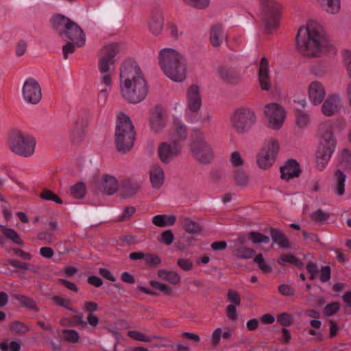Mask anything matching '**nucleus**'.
I'll return each instance as SVG.
<instances>
[{"label":"nucleus","instance_id":"f257e3e1","mask_svg":"<svg viewBox=\"0 0 351 351\" xmlns=\"http://www.w3.org/2000/svg\"><path fill=\"white\" fill-rule=\"evenodd\" d=\"M296 47L299 53L308 58L324 56L329 47V38L324 27L315 21L299 28L296 36Z\"/></svg>","mask_w":351,"mask_h":351},{"label":"nucleus","instance_id":"f03ea898","mask_svg":"<svg viewBox=\"0 0 351 351\" xmlns=\"http://www.w3.org/2000/svg\"><path fill=\"white\" fill-rule=\"evenodd\" d=\"M119 78L120 93L125 101L137 104L145 99L148 93L147 84L135 61L128 60L122 63Z\"/></svg>","mask_w":351,"mask_h":351},{"label":"nucleus","instance_id":"7ed1b4c3","mask_svg":"<svg viewBox=\"0 0 351 351\" xmlns=\"http://www.w3.org/2000/svg\"><path fill=\"white\" fill-rule=\"evenodd\" d=\"M120 45L114 43L104 46L101 49L98 56V69L100 73V83L98 100L100 104H104L106 101L108 90L103 86L110 87L112 84V73L113 66L119 60Z\"/></svg>","mask_w":351,"mask_h":351},{"label":"nucleus","instance_id":"20e7f679","mask_svg":"<svg viewBox=\"0 0 351 351\" xmlns=\"http://www.w3.org/2000/svg\"><path fill=\"white\" fill-rule=\"evenodd\" d=\"M171 138V142H163L158 148L159 158L165 164L169 163L179 154L180 147L178 142L186 138V125L178 119L173 120Z\"/></svg>","mask_w":351,"mask_h":351},{"label":"nucleus","instance_id":"39448f33","mask_svg":"<svg viewBox=\"0 0 351 351\" xmlns=\"http://www.w3.org/2000/svg\"><path fill=\"white\" fill-rule=\"evenodd\" d=\"M51 23L53 28L62 38H66L74 42L78 47H81L85 44L86 36L83 30L68 17L57 14L53 16Z\"/></svg>","mask_w":351,"mask_h":351},{"label":"nucleus","instance_id":"423d86ee","mask_svg":"<svg viewBox=\"0 0 351 351\" xmlns=\"http://www.w3.org/2000/svg\"><path fill=\"white\" fill-rule=\"evenodd\" d=\"M135 132L130 117L123 112L117 117L115 143L119 152H128L133 146Z\"/></svg>","mask_w":351,"mask_h":351},{"label":"nucleus","instance_id":"0eeeda50","mask_svg":"<svg viewBox=\"0 0 351 351\" xmlns=\"http://www.w3.org/2000/svg\"><path fill=\"white\" fill-rule=\"evenodd\" d=\"M36 141L29 134L20 130H13L8 139V146L11 152L23 157H29L35 152Z\"/></svg>","mask_w":351,"mask_h":351},{"label":"nucleus","instance_id":"6e6552de","mask_svg":"<svg viewBox=\"0 0 351 351\" xmlns=\"http://www.w3.org/2000/svg\"><path fill=\"white\" fill-rule=\"evenodd\" d=\"M317 138L318 147L316 152V164L318 169H325L329 161V122L326 120L319 123Z\"/></svg>","mask_w":351,"mask_h":351},{"label":"nucleus","instance_id":"1a4fd4ad","mask_svg":"<svg viewBox=\"0 0 351 351\" xmlns=\"http://www.w3.org/2000/svg\"><path fill=\"white\" fill-rule=\"evenodd\" d=\"M191 151L193 156L202 164L209 163L213 158L210 145L206 141L204 134L199 130H194L191 136Z\"/></svg>","mask_w":351,"mask_h":351},{"label":"nucleus","instance_id":"9d476101","mask_svg":"<svg viewBox=\"0 0 351 351\" xmlns=\"http://www.w3.org/2000/svg\"><path fill=\"white\" fill-rule=\"evenodd\" d=\"M256 122L255 112L249 108L241 107L230 116V124L236 133L243 134L248 132Z\"/></svg>","mask_w":351,"mask_h":351},{"label":"nucleus","instance_id":"9b49d317","mask_svg":"<svg viewBox=\"0 0 351 351\" xmlns=\"http://www.w3.org/2000/svg\"><path fill=\"white\" fill-rule=\"evenodd\" d=\"M261 17L265 30L271 33L278 26L282 10L278 0H261Z\"/></svg>","mask_w":351,"mask_h":351},{"label":"nucleus","instance_id":"f8f14e48","mask_svg":"<svg viewBox=\"0 0 351 351\" xmlns=\"http://www.w3.org/2000/svg\"><path fill=\"white\" fill-rule=\"evenodd\" d=\"M279 145L276 140H270L258 153L256 162L258 167L267 169L270 167L278 153Z\"/></svg>","mask_w":351,"mask_h":351},{"label":"nucleus","instance_id":"ddd939ff","mask_svg":"<svg viewBox=\"0 0 351 351\" xmlns=\"http://www.w3.org/2000/svg\"><path fill=\"white\" fill-rule=\"evenodd\" d=\"M264 113L269 128L278 130L282 126L286 117V111L276 103H269L265 106Z\"/></svg>","mask_w":351,"mask_h":351},{"label":"nucleus","instance_id":"4468645a","mask_svg":"<svg viewBox=\"0 0 351 351\" xmlns=\"http://www.w3.org/2000/svg\"><path fill=\"white\" fill-rule=\"evenodd\" d=\"M22 94L25 102L31 104H38L42 99L41 87L34 78H27L23 86Z\"/></svg>","mask_w":351,"mask_h":351},{"label":"nucleus","instance_id":"2eb2a0df","mask_svg":"<svg viewBox=\"0 0 351 351\" xmlns=\"http://www.w3.org/2000/svg\"><path fill=\"white\" fill-rule=\"evenodd\" d=\"M184 59L181 53L174 49L164 48L160 50L158 55V61L162 70H166L169 73V66L179 62Z\"/></svg>","mask_w":351,"mask_h":351},{"label":"nucleus","instance_id":"dca6fc26","mask_svg":"<svg viewBox=\"0 0 351 351\" xmlns=\"http://www.w3.org/2000/svg\"><path fill=\"white\" fill-rule=\"evenodd\" d=\"M187 108L190 112L197 113L202 106V97L199 88L197 85H191L186 92Z\"/></svg>","mask_w":351,"mask_h":351},{"label":"nucleus","instance_id":"f3484780","mask_svg":"<svg viewBox=\"0 0 351 351\" xmlns=\"http://www.w3.org/2000/svg\"><path fill=\"white\" fill-rule=\"evenodd\" d=\"M147 25L149 32L153 35L158 36L160 34L164 25L163 12L160 8H154L151 12Z\"/></svg>","mask_w":351,"mask_h":351},{"label":"nucleus","instance_id":"a211bd4d","mask_svg":"<svg viewBox=\"0 0 351 351\" xmlns=\"http://www.w3.org/2000/svg\"><path fill=\"white\" fill-rule=\"evenodd\" d=\"M97 183L99 190L109 195L115 193L119 186L117 179L109 174H104Z\"/></svg>","mask_w":351,"mask_h":351},{"label":"nucleus","instance_id":"6ab92c4d","mask_svg":"<svg viewBox=\"0 0 351 351\" xmlns=\"http://www.w3.org/2000/svg\"><path fill=\"white\" fill-rule=\"evenodd\" d=\"M169 73L162 70L167 77L176 82H182L186 78V65L182 59L173 65L169 66Z\"/></svg>","mask_w":351,"mask_h":351},{"label":"nucleus","instance_id":"aec40b11","mask_svg":"<svg viewBox=\"0 0 351 351\" xmlns=\"http://www.w3.org/2000/svg\"><path fill=\"white\" fill-rule=\"evenodd\" d=\"M217 75L223 82L230 84H237L239 80V73L233 68L226 65L218 67Z\"/></svg>","mask_w":351,"mask_h":351},{"label":"nucleus","instance_id":"412c9836","mask_svg":"<svg viewBox=\"0 0 351 351\" xmlns=\"http://www.w3.org/2000/svg\"><path fill=\"white\" fill-rule=\"evenodd\" d=\"M269 72L268 60L265 57H263L259 66L258 79L261 87L264 90H269L271 87Z\"/></svg>","mask_w":351,"mask_h":351},{"label":"nucleus","instance_id":"4be33fe9","mask_svg":"<svg viewBox=\"0 0 351 351\" xmlns=\"http://www.w3.org/2000/svg\"><path fill=\"white\" fill-rule=\"evenodd\" d=\"M325 90L323 85L317 81L311 82L308 88L309 99L312 104H320L325 97Z\"/></svg>","mask_w":351,"mask_h":351},{"label":"nucleus","instance_id":"5701e85b","mask_svg":"<svg viewBox=\"0 0 351 351\" xmlns=\"http://www.w3.org/2000/svg\"><path fill=\"white\" fill-rule=\"evenodd\" d=\"M280 173L281 178L286 180L298 177L300 173L299 164L296 160L290 159L280 167Z\"/></svg>","mask_w":351,"mask_h":351},{"label":"nucleus","instance_id":"b1692460","mask_svg":"<svg viewBox=\"0 0 351 351\" xmlns=\"http://www.w3.org/2000/svg\"><path fill=\"white\" fill-rule=\"evenodd\" d=\"M165 112L161 107L157 106L152 112L149 124L152 130L158 132L165 126Z\"/></svg>","mask_w":351,"mask_h":351},{"label":"nucleus","instance_id":"393cba45","mask_svg":"<svg viewBox=\"0 0 351 351\" xmlns=\"http://www.w3.org/2000/svg\"><path fill=\"white\" fill-rule=\"evenodd\" d=\"M149 180L153 188L160 189L165 180L163 169L158 164L153 165L149 169Z\"/></svg>","mask_w":351,"mask_h":351},{"label":"nucleus","instance_id":"a878e982","mask_svg":"<svg viewBox=\"0 0 351 351\" xmlns=\"http://www.w3.org/2000/svg\"><path fill=\"white\" fill-rule=\"evenodd\" d=\"M227 38L228 36L222 25L217 23L212 26L210 32V41L212 46L217 47L221 45L223 40Z\"/></svg>","mask_w":351,"mask_h":351},{"label":"nucleus","instance_id":"bb28decb","mask_svg":"<svg viewBox=\"0 0 351 351\" xmlns=\"http://www.w3.org/2000/svg\"><path fill=\"white\" fill-rule=\"evenodd\" d=\"M87 127V121L83 116H79L71 128V136L74 142L81 141Z\"/></svg>","mask_w":351,"mask_h":351},{"label":"nucleus","instance_id":"cd10ccee","mask_svg":"<svg viewBox=\"0 0 351 351\" xmlns=\"http://www.w3.org/2000/svg\"><path fill=\"white\" fill-rule=\"evenodd\" d=\"M139 187L140 185L138 182L130 178L123 180L121 183V192L125 197L135 195L138 192Z\"/></svg>","mask_w":351,"mask_h":351},{"label":"nucleus","instance_id":"c85d7f7f","mask_svg":"<svg viewBox=\"0 0 351 351\" xmlns=\"http://www.w3.org/2000/svg\"><path fill=\"white\" fill-rule=\"evenodd\" d=\"M346 175L341 170H337L334 175V191L338 195H342L345 191Z\"/></svg>","mask_w":351,"mask_h":351},{"label":"nucleus","instance_id":"c756f323","mask_svg":"<svg viewBox=\"0 0 351 351\" xmlns=\"http://www.w3.org/2000/svg\"><path fill=\"white\" fill-rule=\"evenodd\" d=\"M176 221L175 215H157L153 217L152 223L158 227L173 226Z\"/></svg>","mask_w":351,"mask_h":351},{"label":"nucleus","instance_id":"7c9ffc66","mask_svg":"<svg viewBox=\"0 0 351 351\" xmlns=\"http://www.w3.org/2000/svg\"><path fill=\"white\" fill-rule=\"evenodd\" d=\"M158 276L160 279L167 281L173 285H177L180 281V275L173 271L159 269L158 271Z\"/></svg>","mask_w":351,"mask_h":351},{"label":"nucleus","instance_id":"2f4dec72","mask_svg":"<svg viewBox=\"0 0 351 351\" xmlns=\"http://www.w3.org/2000/svg\"><path fill=\"white\" fill-rule=\"evenodd\" d=\"M270 234L273 241L277 243L280 247L283 248H288L289 247V242L287 237L278 230L271 228Z\"/></svg>","mask_w":351,"mask_h":351},{"label":"nucleus","instance_id":"473e14b6","mask_svg":"<svg viewBox=\"0 0 351 351\" xmlns=\"http://www.w3.org/2000/svg\"><path fill=\"white\" fill-rule=\"evenodd\" d=\"M338 160L344 170L351 171V152L343 149L338 156Z\"/></svg>","mask_w":351,"mask_h":351},{"label":"nucleus","instance_id":"72a5a7b5","mask_svg":"<svg viewBox=\"0 0 351 351\" xmlns=\"http://www.w3.org/2000/svg\"><path fill=\"white\" fill-rule=\"evenodd\" d=\"M0 231L4 234L5 237L12 240L14 243L18 245L23 244V241L15 230L11 228H8L0 224Z\"/></svg>","mask_w":351,"mask_h":351},{"label":"nucleus","instance_id":"f704fd0d","mask_svg":"<svg viewBox=\"0 0 351 351\" xmlns=\"http://www.w3.org/2000/svg\"><path fill=\"white\" fill-rule=\"evenodd\" d=\"M234 179L237 185L240 186H246L248 182V176L243 168L235 169L234 170Z\"/></svg>","mask_w":351,"mask_h":351},{"label":"nucleus","instance_id":"c9c22d12","mask_svg":"<svg viewBox=\"0 0 351 351\" xmlns=\"http://www.w3.org/2000/svg\"><path fill=\"white\" fill-rule=\"evenodd\" d=\"M16 299L20 302L22 306L26 307L30 310L38 311L39 309L33 299L22 295H16Z\"/></svg>","mask_w":351,"mask_h":351},{"label":"nucleus","instance_id":"e433bc0d","mask_svg":"<svg viewBox=\"0 0 351 351\" xmlns=\"http://www.w3.org/2000/svg\"><path fill=\"white\" fill-rule=\"evenodd\" d=\"M295 119L296 125L300 128H305L310 123L309 114L301 110H297Z\"/></svg>","mask_w":351,"mask_h":351},{"label":"nucleus","instance_id":"4c0bfd02","mask_svg":"<svg viewBox=\"0 0 351 351\" xmlns=\"http://www.w3.org/2000/svg\"><path fill=\"white\" fill-rule=\"evenodd\" d=\"M254 253V250L244 246H238L234 250V254L240 258H250Z\"/></svg>","mask_w":351,"mask_h":351},{"label":"nucleus","instance_id":"58836bf2","mask_svg":"<svg viewBox=\"0 0 351 351\" xmlns=\"http://www.w3.org/2000/svg\"><path fill=\"white\" fill-rule=\"evenodd\" d=\"M128 336L134 340L142 341V342H151L152 340V337H149L145 334L137 331V330H130L128 332ZM157 336H154L153 339H158Z\"/></svg>","mask_w":351,"mask_h":351},{"label":"nucleus","instance_id":"ea45409f","mask_svg":"<svg viewBox=\"0 0 351 351\" xmlns=\"http://www.w3.org/2000/svg\"><path fill=\"white\" fill-rule=\"evenodd\" d=\"M10 330L16 334H25L29 331V328L25 323L19 321H14L10 324Z\"/></svg>","mask_w":351,"mask_h":351},{"label":"nucleus","instance_id":"a19ab883","mask_svg":"<svg viewBox=\"0 0 351 351\" xmlns=\"http://www.w3.org/2000/svg\"><path fill=\"white\" fill-rule=\"evenodd\" d=\"M0 349L1 351H19L21 343L18 341L9 342L8 340H4L0 343Z\"/></svg>","mask_w":351,"mask_h":351},{"label":"nucleus","instance_id":"79ce46f5","mask_svg":"<svg viewBox=\"0 0 351 351\" xmlns=\"http://www.w3.org/2000/svg\"><path fill=\"white\" fill-rule=\"evenodd\" d=\"M249 239L254 243H268L270 241L269 237L257 232H250Z\"/></svg>","mask_w":351,"mask_h":351},{"label":"nucleus","instance_id":"37998d69","mask_svg":"<svg viewBox=\"0 0 351 351\" xmlns=\"http://www.w3.org/2000/svg\"><path fill=\"white\" fill-rule=\"evenodd\" d=\"M86 188L83 183H77L71 188V194L75 198L80 199L84 196Z\"/></svg>","mask_w":351,"mask_h":351},{"label":"nucleus","instance_id":"c03bdc74","mask_svg":"<svg viewBox=\"0 0 351 351\" xmlns=\"http://www.w3.org/2000/svg\"><path fill=\"white\" fill-rule=\"evenodd\" d=\"M52 300L54 302V303L58 305V306H62V307H64L68 310H70L73 312H76V311L71 307V300L69 299H64L60 296H58V295H54L53 298H52Z\"/></svg>","mask_w":351,"mask_h":351},{"label":"nucleus","instance_id":"a18cd8bd","mask_svg":"<svg viewBox=\"0 0 351 351\" xmlns=\"http://www.w3.org/2000/svg\"><path fill=\"white\" fill-rule=\"evenodd\" d=\"M230 161L232 167L234 168V169L242 168L241 167L244 163V160L241 157V154L237 151L232 152L230 158Z\"/></svg>","mask_w":351,"mask_h":351},{"label":"nucleus","instance_id":"49530a36","mask_svg":"<svg viewBox=\"0 0 351 351\" xmlns=\"http://www.w3.org/2000/svg\"><path fill=\"white\" fill-rule=\"evenodd\" d=\"M212 115L208 112L200 113L199 115L195 114L191 120L193 123H199L202 125L209 123L212 120Z\"/></svg>","mask_w":351,"mask_h":351},{"label":"nucleus","instance_id":"de8ad7c7","mask_svg":"<svg viewBox=\"0 0 351 351\" xmlns=\"http://www.w3.org/2000/svg\"><path fill=\"white\" fill-rule=\"evenodd\" d=\"M62 337L65 341L70 343H76L79 340L78 332L74 330H64L62 332Z\"/></svg>","mask_w":351,"mask_h":351},{"label":"nucleus","instance_id":"09e8293b","mask_svg":"<svg viewBox=\"0 0 351 351\" xmlns=\"http://www.w3.org/2000/svg\"><path fill=\"white\" fill-rule=\"evenodd\" d=\"M8 263L10 265L16 268L28 270L33 272L36 271V270L31 267L30 264L27 263L21 262L20 261L14 259H9Z\"/></svg>","mask_w":351,"mask_h":351},{"label":"nucleus","instance_id":"8fccbe9b","mask_svg":"<svg viewBox=\"0 0 351 351\" xmlns=\"http://www.w3.org/2000/svg\"><path fill=\"white\" fill-rule=\"evenodd\" d=\"M150 285L155 289L159 290L167 295H170L172 292V289L169 286L158 281L151 280Z\"/></svg>","mask_w":351,"mask_h":351},{"label":"nucleus","instance_id":"3c124183","mask_svg":"<svg viewBox=\"0 0 351 351\" xmlns=\"http://www.w3.org/2000/svg\"><path fill=\"white\" fill-rule=\"evenodd\" d=\"M183 1L191 7L203 9L208 6L210 0H183Z\"/></svg>","mask_w":351,"mask_h":351},{"label":"nucleus","instance_id":"603ef678","mask_svg":"<svg viewBox=\"0 0 351 351\" xmlns=\"http://www.w3.org/2000/svg\"><path fill=\"white\" fill-rule=\"evenodd\" d=\"M184 230L189 233H197L200 230V227L196 222L186 219L184 223Z\"/></svg>","mask_w":351,"mask_h":351},{"label":"nucleus","instance_id":"864d4df0","mask_svg":"<svg viewBox=\"0 0 351 351\" xmlns=\"http://www.w3.org/2000/svg\"><path fill=\"white\" fill-rule=\"evenodd\" d=\"M40 197L44 199L53 201L58 204L62 203V199L57 195L48 189L44 190L41 193Z\"/></svg>","mask_w":351,"mask_h":351},{"label":"nucleus","instance_id":"5fc2aeb1","mask_svg":"<svg viewBox=\"0 0 351 351\" xmlns=\"http://www.w3.org/2000/svg\"><path fill=\"white\" fill-rule=\"evenodd\" d=\"M341 107V99L337 95H330V114L338 112Z\"/></svg>","mask_w":351,"mask_h":351},{"label":"nucleus","instance_id":"6e6d98bb","mask_svg":"<svg viewBox=\"0 0 351 351\" xmlns=\"http://www.w3.org/2000/svg\"><path fill=\"white\" fill-rule=\"evenodd\" d=\"M145 263L149 267H157L161 263L160 258L154 254H146Z\"/></svg>","mask_w":351,"mask_h":351},{"label":"nucleus","instance_id":"4d7b16f0","mask_svg":"<svg viewBox=\"0 0 351 351\" xmlns=\"http://www.w3.org/2000/svg\"><path fill=\"white\" fill-rule=\"evenodd\" d=\"M285 263H289L295 265H299L300 264V261L291 254H282L280 256L278 263L283 265Z\"/></svg>","mask_w":351,"mask_h":351},{"label":"nucleus","instance_id":"13d9d810","mask_svg":"<svg viewBox=\"0 0 351 351\" xmlns=\"http://www.w3.org/2000/svg\"><path fill=\"white\" fill-rule=\"evenodd\" d=\"M277 321L284 326H289L292 324L293 318L289 314L282 313L278 315Z\"/></svg>","mask_w":351,"mask_h":351},{"label":"nucleus","instance_id":"bf43d9fd","mask_svg":"<svg viewBox=\"0 0 351 351\" xmlns=\"http://www.w3.org/2000/svg\"><path fill=\"white\" fill-rule=\"evenodd\" d=\"M227 298L230 302H231L234 306H239L241 304V298L239 294L232 289H230L228 291Z\"/></svg>","mask_w":351,"mask_h":351},{"label":"nucleus","instance_id":"052dcab7","mask_svg":"<svg viewBox=\"0 0 351 351\" xmlns=\"http://www.w3.org/2000/svg\"><path fill=\"white\" fill-rule=\"evenodd\" d=\"M119 242L120 245H132L137 243L138 242V239L134 235L128 234L120 237L119 239Z\"/></svg>","mask_w":351,"mask_h":351},{"label":"nucleus","instance_id":"680f3d73","mask_svg":"<svg viewBox=\"0 0 351 351\" xmlns=\"http://www.w3.org/2000/svg\"><path fill=\"white\" fill-rule=\"evenodd\" d=\"M343 60L346 67V71L349 78L351 80V51H344Z\"/></svg>","mask_w":351,"mask_h":351},{"label":"nucleus","instance_id":"e2e57ef3","mask_svg":"<svg viewBox=\"0 0 351 351\" xmlns=\"http://www.w3.org/2000/svg\"><path fill=\"white\" fill-rule=\"evenodd\" d=\"M77 47L74 42H68L62 47L63 57L64 59H67L69 53H73L75 51V48Z\"/></svg>","mask_w":351,"mask_h":351},{"label":"nucleus","instance_id":"0e129e2a","mask_svg":"<svg viewBox=\"0 0 351 351\" xmlns=\"http://www.w3.org/2000/svg\"><path fill=\"white\" fill-rule=\"evenodd\" d=\"M328 215L323 212L322 210L318 209L311 215V219L316 222H322L326 220Z\"/></svg>","mask_w":351,"mask_h":351},{"label":"nucleus","instance_id":"69168bd1","mask_svg":"<svg viewBox=\"0 0 351 351\" xmlns=\"http://www.w3.org/2000/svg\"><path fill=\"white\" fill-rule=\"evenodd\" d=\"M306 270L310 274V280H313L319 274V269L317 266L313 262H310L306 265Z\"/></svg>","mask_w":351,"mask_h":351},{"label":"nucleus","instance_id":"338daca9","mask_svg":"<svg viewBox=\"0 0 351 351\" xmlns=\"http://www.w3.org/2000/svg\"><path fill=\"white\" fill-rule=\"evenodd\" d=\"M71 325L73 326H80L84 328L87 326V322L83 319L82 314L73 316L71 319Z\"/></svg>","mask_w":351,"mask_h":351},{"label":"nucleus","instance_id":"774afa93","mask_svg":"<svg viewBox=\"0 0 351 351\" xmlns=\"http://www.w3.org/2000/svg\"><path fill=\"white\" fill-rule=\"evenodd\" d=\"M169 29L170 30L171 37L175 39L179 38L183 34L182 31L179 30L177 25L173 23H170L169 24Z\"/></svg>","mask_w":351,"mask_h":351}]
</instances>
